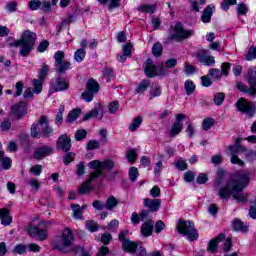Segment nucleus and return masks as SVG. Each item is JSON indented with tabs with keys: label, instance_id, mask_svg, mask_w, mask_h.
Instances as JSON below:
<instances>
[{
	"label": "nucleus",
	"instance_id": "bf43d9fd",
	"mask_svg": "<svg viewBox=\"0 0 256 256\" xmlns=\"http://www.w3.org/2000/svg\"><path fill=\"white\" fill-rule=\"evenodd\" d=\"M27 185H29L35 191H39V187H41V184L39 183V180H37L35 178L29 179L27 181Z\"/></svg>",
	"mask_w": 256,
	"mask_h": 256
},
{
	"label": "nucleus",
	"instance_id": "69168bd1",
	"mask_svg": "<svg viewBox=\"0 0 256 256\" xmlns=\"http://www.w3.org/2000/svg\"><path fill=\"white\" fill-rule=\"evenodd\" d=\"M113 167H115V162L112 160L107 159L102 162V168L106 169V171H111Z\"/></svg>",
	"mask_w": 256,
	"mask_h": 256
},
{
	"label": "nucleus",
	"instance_id": "c756f323",
	"mask_svg": "<svg viewBox=\"0 0 256 256\" xmlns=\"http://www.w3.org/2000/svg\"><path fill=\"white\" fill-rule=\"evenodd\" d=\"M246 80L250 87H256V66L248 69Z\"/></svg>",
	"mask_w": 256,
	"mask_h": 256
},
{
	"label": "nucleus",
	"instance_id": "6e6552de",
	"mask_svg": "<svg viewBox=\"0 0 256 256\" xmlns=\"http://www.w3.org/2000/svg\"><path fill=\"white\" fill-rule=\"evenodd\" d=\"M55 59V71L56 73H59V75H63L66 71H69L71 69V62L64 61L65 59V52L59 50L54 54Z\"/></svg>",
	"mask_w": 256,
	"mask_h": 256
},
{
	"label": "nucleus",
	"instance_id": "72a5a7b5",
	"mask_svg": "<svg viewBox=\"0 0 256 256\" xmlns=\"http://www.w3.org/2000/svg\"><path fill=\"white\" fill-rule=\"evenodd\" d=\"M71 209L74 219H83V210H81V206L79 204H72Z\"/></svg>",
	"mask_w": 256,
	"mask_h": 256
},
{
	"label": "nucleus",
	"instance_id": "4468645a",
	"mask_svg": "<svg viewBox=\"0 0 256 256\" xmlns=\"http://www.w3.org/2000/svg\"><path fill=\"white\" fill-rule=\"evenodd\" d=\"M11 113L16 119H23L27 115V104L20 101L11 107Z\"/></svg>",
	"mask_w": 256,
	"mask_h": 256
},
{
	"label": "nucleus",
	"instance_id": "f3484780",
	"mask_svg": "<svg viewBox=\"0 0 256 256\" xmlns=\"http://www.w3.org/2000/svg\"><path fill=\"white\" fill-rule=\"evenodd\" d=\"M144 73L150 79H153V77H156V75H159V67L157 70V66L153 64V60L151 58H148L144 63Z\"/></svg>",
	"mask_w": 256,
	"mask_h": 256
},
{
	"label": "nucleus",
	"instance_id": "4c0bfd02",
	"mask_svg": "<svg viewBox=\"0 0 256 256\" xmlns=\"http://www.w3.org/2000/svg\"><path fill=\"white\" fill-rule=\"evenodd\" d=\"M91 182H86L82 183V185L78 189V195H85V193H91Z\"/></svg>",
	"mask_w": 256,
	"mask_h": 256
},
{
	"label": "nucleus",
	"instance_id": "5701e85b",
	"mask_svg": "<svg viewBox=\"0 0 256 256\" xmlns=\"http://www.w3.org/2000/svg\"><path fill=\"white\" fill-rule=\"evenodd\" d=\"M101 107V104H97L93 110L85 114L83 121H89V119H97L98 121H101L103 119V113L99 111V108Z\"/></svg>",
	"mask_w": 256,
	"mask_h": 256
},
{
	"label": "nucleus",
	"instance_id": "2eb2a0df",
	"mask_svg": "<svg viewBox=\"0 0 256 256\" xmlns=\"http://www.w3.org/2000/svg\"><path fill=\"white\" fill-rule=\"evenodd\" d=\"M197 58L199 63L205 65L206 67H211V65H215V57L209 55V51L200 50L197 53Z\"/></svg>",
	"mask_w": 256,
	"mask_h": 256
},
{
	"label": "nucleus",
	"instance_id": "f257e3e1",
	"mask_svg": "<svg viewBox=\"0 0 256 256\" xmlns=\"http://www.w3.org/2000/svg\"><path fill=\"white\" fill-rule=\"evenodd\" d=\"M251 183V172L240 171L236 174V179L229 180L225 186L220 188L218 197L229 200L231 197L238 203L247 202V194L243 189Z\"/></svg>",
	"mask_w": 256,
	"mask_h": 256
},
{
	"label": "nucleus",
	"instance_id": "393cba45",
	"mask_svg": "<svg viewBox=\"0 0 256 256\" xmlns=\"http://www.w3.org/2000/svg\"><path fill=\"white\" fill-rule=\"evenodd\" d=\"M221 241H225V234L220 233L216 238L212 239L209 244L207 251L210 253H215L217 251L218 245L221 243Z\"/></svg>",
	"mask_w": 256,
	"mask_h": 256
},
{
	"label": "nucleus",
	"instance_id": "a18cd8bd",
	"mask_svg": "<svg viewBox=\"0 0 256 256\" xmlns=\"http://www.w3.org/2000/svg\"><path fill=\"white\" fill-rule=\"evenodd\" d=\"M43 81L44 80H40V79L32 80L33 87H34V93H36V95H39V93H41V91H43Z\"/></svg>",
	"mask_w": 256,
	"mask_h": 256
},
{
	"label": "nucleus",
	"instance_id": "f8f14e48",
	"mask_svg": "<svg viewBox=\"0 0 256 256\" xmlns=\"http://www.w3.org/2000/svg\"><path fill=\"white\" fill-rule=\"evenodd\" d=\"M55 153V149L51 146L43 145L35 149L34 151V159L41 161L45 159V157H49V155H53Z\"/></svg>",
	"mask_w": 256,
	"mask_h": 256
},
{
	"label": "nucleus",
	"instance_id": "3c124183",
	"mask_svg": "<svg viewBox=\"0 0 256 256\" xmlns=\"http://www.w3.org/2000/svg\"><path fill=\"white\" fill-rule=\"evenodd\" d=\"M217 176L218 179L214 182V187L219 188V185L223 183V177H225V170H223V168L218 169Z\"/></svg>",
	"mask_w": 256,
	"mask_h": 256
},
{
	"label": "nucleus",
	"instance_id": "a878e982",
	"mask_svg": "<svg viewBox=\"0 0 256 256\" xmlns=\"http://www.w3.org/2000/svg\"><path fill=\"white\" fill-rule=\"evenodd\" d=\"M177 66V59L172 58V59H168L165 63V65L161 64L159 66V75H167L168 73V69H173V67Z\"/></svg>",
	"mask_w": 256,
	"mask_h": 256
},
{
	"label": "nucleus",
	"instance_id": "a211bd4d",
	"mask_svg": "<svg viewBox=\"0 0 256 256\" xmlns=\"http://www.w3.org/2000/svg\"><path fill=\"white\" fill-rule=\"evenodd\" d=\"M57 149L63 151L64 153H68V151H71V138H69L67 134H63L58 138Z\"/></svg>",
	"mask_w": 256,
	"mask_h": 256
},
{
	"label": "nucleus",
	"instance_id": "0eeeda50",
	"mask_svg": "<svg viewBox=\"0 0 256 256\" xmlns=\"http://www.w3.org/2000/svg\"><path fill=\"white\" fill-rule=\"evenodd\" d=\"M240 141L241 139L237 138L235 143L228 147V153H231L232 155L230 161L233 165H239V167H243L245 165V162H243V160H241L239 156H237V153H245L247 151V148H245V146H241Z\"/></svg>",
	"mask_w": 256,
	"mask_h": 256
},
{
	"label": "nucleus",
	"instance_id": "c03bdc74",
	"mask_svg": "<svg viewBox=\"0 0 256 256\" xmlns=\"http://www.w3.org/2000/svg\"><path fill=\"white\" fill-rule=\"evenodd\" d=\"M213 125H215V119H213V118H206L202 121L203 131H209V129H211V127H213Z\"/></svg>",
	"mask_w": 256,
	"mask_h": 256
},
{
	"label": "nucleus",
	"instance_id": "49530a36",
	"mask_svg": "<svg viewBox=\"0 0 256 256\" xmlns=\"http://www.w3.org/2000/svg\"><path fill=\"white\" fill-rule=\"evenodd\" d=\"M49 73V66L47 64H43L42 68L38 71V77L40 81H45Z\"/></svg>",
	"mask_w": 256,
	"mask_h": 256
},
{
	"label": "nucleus",
	"instance_id": "1a4fd4ad",
	"mask_svg": "<svg viewBox=\"0 0 256 256\" xmlns=\"http://www.w3.org/2000/svg\"><path fill=\"white\" fill-rule=\"evenodd\" d=\"M97 93H99V83L95 79H90L87 81L86 90L81 94V97L86 103H91Z\"/></svg>",
	"mask_w": 256,
	"mask_h": 256
},
{
	"label": "nucleus",
	"instance_id": "8fccbe9b",
	"mask_svg": "<svg viewBox=\"0 0 256 256\" xmlns=\"http://www.w3.org/2000/svg\"><path fill=\"white\" fill-rule=\"evenodd\" d=\"M64 165H69L70 163H73L75 161V153L68 152L63 156L62 159Z\"/></svg>",
	"mask_w": 256,
	"mask_h": 256
},
{
	"label": "nucleus",
	"instance_id": "09e8293b",
	"mask_svg": "<svg viewBox=\"0 0 256 256\" xmlns=\"http://www.w3.org/2000/svg\"><path fill=\"white\" fill-rule=\"evenodd\" d=\"M86 229L91 231V233H95V231H99V224H97V222L94 220H89L86 222Z\"/></svg>",
	"mask_w": 256,
	"mask_h": 256
},
{
	"label": "nucleus",
	"instance_id": "f03ea898",
	"mask_svg": "<svg viewBox=\"0 0 256 256\" xmlns=\"http://www.w3.org/2000/svg\"><path fill=\"white\" fill-rule=\"evenodd\" d=\"M55 129L49 125V117L41 116L37 122H34L30 128V135L33 139H49L53 137Z\"/></svg>",
	"mask_w": 256,
	"mask_h": 256
},
{
	"label": "nucleus",
	"instance_id": "864d4df0",
	"mask_svg": "<svg viewBox=\"0 0 256 256\" xmlns=\"http://www.w3.org/2000/svg\"><path fill=\"white\" fill-rule=\"evenodd\" d=\"M65 111V107H60L58 113L56 114L55 123L56 125H63V112Z\"/></svg>",
	"mask_w": 256,
	"mask_h": 256
},
{
	"label": "nucleus",
	"instance_id": "c9c22d12",
	"mask_svg": "<svg viewBox=\"0 0 256 256\" xmlns=\"http://www.w3.org/2000/svg\"><path fill=\"white\" fill-rule=\"evenodd\" d=\"M142 13H155L157 11V4L142 5L138 8Z\"/></svg>",
	"mask_w": 256,
	"mask_h": 256
},
{
	"label": "nucleus",
	"instance_id": "58836bf2",
	"mask_svg": "<svg viewBox=\"0 0 256 256\" xmlns=\"http://www.w3.org/2000/svg\"><path fill=\"white\" fill-rule=\"evenodd\" d=\"M184 89L186 90V95H193V93H195V83L191 80H186Z\"/></svg>",
	"mask_w": 256,
	"mask_h": 256
},
{
	"label": "nucleus",
	"instance_id": "c85d7f7f",
	"mask_svg": "<svg viewBox=\"0 0 256 256\" xmlns=\"http://www.w3.org/2000/svg\"><path fill=\"white\" fill-rule=\"evenodd\" d=\"M12 161L11 158L5 157V153L0 151V171L4 169L5 171H9L11 169Z\"/></svg>",
	"mask_w": 256,
	"mask_h": 256
},
{
	"label": "nucleus",
	"instance_id": "9b49d317",
	"mask_svg": "<svg viewBox=\"0 0 256 256\" xmlns=\"http://www.w3.org/2000/svg\"><path fill=\"white\" fill-rule=\"evenodd\" d=\"M26 231L29 236L38 239V241H45L47 239V230L40 229L39 226L30 225L26 228Z\"/></svg>",
	"mask_w": 256,
	"mask_h": 256
},
{
	"label": "nucleus",
	"instance_id": "603ef678",
	"mask_svg": "<svg viewBox=\"0 0 256 256\" xmlns=\"http://www.w3.org/2000/svg\"><path fill=\"white\" fill-rule=\"evenodd\" d=\"M75 174L77 177H83L85 175V162H80L76 165Z\"/></svg>",
	"mask_w": 256,
	"mask_h": 256
},
{
	"label": "nucleus",
	"instance_id": "aec40b11",
	"mask_svg": "<svg viewBox=\"0 0 256 256\" xmlns=\"http://www.w3.org/2000/svg\"><path fill=\"white\" fill-rule=\"evenodd\" d=\"M52 89L56 93L59 91H67L69 89V82L65 78L58 76L55 80L52 81Z\"/></svg>",
	"mask_w": 256,
	"mask_h": 256
},
{
	"label": "nucleus",
	"instance_id": "6ab92c4d",
	"mask_svg": "<svg viewBox=\"0 0 256 256\" xmlns=\"http://www.w3.org/2000/svg\"><path fill=\"white\" fill-rule=\"evenodd\" d=\"M143 205L146 209H148L146 211H149V213H156V211L161 208V200L145 198L143 200Z\"/></svg>",
	"mask_w": 256,
	"mask_h": 256
},
{
	"label": "nucleus",
	"instance_id": "de8ad7c7",
	"mask_svg": "<svg viewBox=\"0 0 256 256\" xmlns=\"http://www.w3.org/2000/svg\"><path fill=\"white\" fill-rule=\"evenodd\" d=\"M214 104L217 106L223 105V102L225 101V93L219 92L214 95Z\"/></svg>",
	"mask_w": 256,
	"mask_h": 256
},
{
	"label": "nucleus",
	"instance_id": "5fc2aeb1",
	"mask_svg": "<svg viewBox=\"0 0 256 256\" xmlns=\"http://www.w3.org/2000/svg\"><path fill=\"white\" fill-rule=\"evenodd\" d=\"M92 207L95 211H103V209H106L105 203L101 200H94L92 202Z\"/></svg>",
	"mask_w": 256,
	"mask_h": 256
},
{
	"label": "nucleus",
	"instance_id": "7ed1b4c3",
	"mask_svg": "<svg viewBox=\"0 0 256 256\" xmlns=\"http://www.w3.org/2000/svg\"><path fill=\"white\" fill-rule=\"evenodd\" d=\"M35 41H37V34L31 32V30H26L21 35L19 40H16L12 45L14 47H20L21 57H29L33 47H35Z\"/></svg>",
	"mask_w": 256,
	"mask_h": 256
},
{
	"label": "nucleus",
	"instance_id": "37998d69",
	"mask_svg": "<svg viewBox=\"0 0 256 256\" xmlns=\"http://www.w3.org/2000/svg\"><path fill=\"white\" fill-rule=\"evenodd\" d=\"M98 2L102 5L109 2V9H117V7H120L121 5V0H98Z\"/></svg>",
	"mask_w": 256,
	"mask_h": 256
},
{
	"label": "nucleus",
	"instance_id": "f704fd0d",
	"mask_svg": "<svg viewBox=\"0 0 256 256\" xmlns=\"http://www.w3.org/2000/svg\"><path fill=\"white\" fill-rule=\"evenodd\" d=\"M141 123H143V117L137 116L129 125L128 127L129 131H132V132L137 131L139 127H141Z\"/></svg>",
	"mask_w": 256,
	"mask_h": 256
},
{
	"label": "nucleus",
	"instance_id": "7c9ffc66",
	"mask_svg": "<svg viewBox=\"0 0 256 256\" xmlns=\"http://www.w3.org/2000/svg\"><path fill=\"white\" fill-rule=\"evenodd\" d=\"M117 205H119V201L115 196H110L106 199L105 207L107 211H113Z\"/></svg>",
	"mask_w": 256,
	"mask_h": 256
},
{
	"label": "nucleus",
	"instance_id": "6e6d98bb",
	"mask_svg": "<svg viewBox=\"0 0 256 256\" xmlns=\"http://www.w3.org/2000/svg\"><path fill=\"white\" fill-rule=\"evenodd\" d=\"M246 61H253V59H256V46L250 47L248 50V53L245 55Z\"/></svg>",
	"mask_w": 256,
	"mask_h": 256
},
{
	"label": "nucleus",
	"instance_id": "bb28decb",
	"mask_svg": "<svg viewBox=\"0 0 256 256\" xmlns=\"http://www.w3.org/2000/svg\"><path fill=\"white\" fill-rule=\"evenodd\" d=\"M231 227L234 231L240 233H247V231H249V226L245 225V223H243L239 218L232 221Z\"/></svg>",
	"mask_w": 256,
	"mask_h": 256
},
{
	"label": "nucleus",
	"instance_id": "4d7b16f0",
	"mask_svg": "<svg viewBox=\"0 0 256 256\" xmlns=\"http://www.w3.org/2000/svg\"><path fill=\"white\" fill-rule=\"evenodd\" d=\"M89 169H95V171H101L102 162L99 160H93L88 163Z\"/></svg>",
	"mask_w": 256,
	"mask_h": 256
},
{
	"label": "nucleus",
	"instance_id": "20e7f679",
	"mask_svg": "<svg viewBox=\"0 0 256 256\" xmlns=\"http://www.w3.org/2000/svg\"><path fill=\"white\" fill-rule=\"evenodd\" d=\"M73 241H75L73 230L71 228H65L61 239L56 242L55 247L62 253H69L72 250L71 247H73Z\"/></svg>",
	"mask_w": 256,
	"mask_h": 256
},
{
	"label": "nucleus",
	"instance_id": "680f3d73",
	"mask_svg": "<svg viewBox=\"0 0 256 256\" xmlns=\"http://www.w3.org/2000/svg\"><path fill=\"white\" fill-rule=\"evenodd\" d=\"M184 73L186 75H193V73H197V67H195L189 63H185Z\"/></svg>",
	"mask_w": 256,
	"mask_h": 256
},
{
	"label": "nucleus",
	"instance_id": "cd10ccee",
	"mask_svg": "<svg viewBox=\"0 0 256 256\" xmlns=\"http://www.w3.org/2000/svg\"><path fill=\"white\" fill-rule=\"evenodd\" d=\"M213 9H215V5H208L202 12L201 21L202 23H211V17H213Z\"/></svg>",
	"mask_w": 256,
	"mask_h": 256
},
{
	"label": "nucleus",
	"instance_id": "473e14b6",
	"mask_svg": "<svg viewBox=\"0 0 256 256\" xmlns=\"http://www.w3.org/2000/svg\"><path fill=\"white\" fill-rule=\"evenodd\" d=\"M79 115H81V109H73L66 118V123H73L79 119Z\"/></svg>",
	"mask_w": 256,
	"mask_h": 256
},
{
	"label": "nucleus",
	"instance_id": "39448f33",
	"mask_svg": "<svg viewBox=\"0 0 256 256\" xmlns=\"http://www.w3.org/2000/svg\"><path fill=\"white\" fill-rule=\"evenodd\" d=\"M193 35H195V31L185 30L183 23L177 22L175 26H171L168 39L170 41H182V39H189V37H193Z\"/></svg>",
	"mask_w": 256,
	"mask_h": 256
},
{
	"label": "nucleus",
	"instance_id": "e433bc0d",
	"mask_svg": "<svg viewBox=\"0 0 256 256\" xmlns=\"http://www.w3.org/2000/svg\"><path fill=\"white\" fill-rule=\"evenodd\" d=\"M103 77L106 78V81L109 83L111 79L115 78V72H113V68H109L108 66H105L102 70Z\"/></svg>",
	"mask_w": 256,
	"mask_h": 256
},
{
	"label": "nucleus",
	"instance_id": "a19ab883",
	"mask_svg": "<svg viewBox=\"0 0 256 256\" xmlns=\"http://www.w3.org/2000/svg\"><path fill=\"white\" fill-rule=\"evenodd\" d=\"M152 53L154 57H161L163 53V45L160 42H157L152 47Z\"/></svg>",
	"mask_w": 256,
	"mask_h": 256
},
{
	"label": "nucleus",
	"instance_id": "b1692460",
	"mask_svg": "<svg viewBox=\"0 0 256 256\" xmlns=\"http://www.w3.org/2000/svg\"><path fill=\"white\" fill-rule=\"evenodd\" d=\"M0 219L4 227H9L13 223V217L7 208L0 209Z\"/></svg>",
	"mask_w": 256,
	"mask_h": 256
},
{
	"label": "nucleus",
	"instance_id": "79ce46f5",
	"mask_svg": "<svg viewBox=\"0 0 256 256\" xmlns=\"http://www.w3.org/2000/svg\"><path fill=\"white\" fill-rule=\"evenodd\" d=\"M128 175L130 181H132V183H135V181H137V177H139V169H137V167L135 166L130 167Z\"/></svg>",
	"mask_w": 256,
	"mask_h": 256
},
{
	"label": "nucleus",
	"instance_id": "13d9d810",
	"mask_svg": "<svg viewBox=\"0 0 256 256\" xmlns=\"http://www.w3.org/2000/svg\"><path fill=\"white\" fill-rule=\"evenodd\" d=\"M74 137L76 141H83V139H87V131L85 129L78 130Z\"/></svg>",
	"mask_w": 256,
	"mask_h": 256
},
{
	"label": "nucleus",
	"instance_id": "ddd939ff",
	"mask_svg": "<svg viewBox=\"0 0 256 256\" xmlns=\"http://www.w3.org/2000/svg\"><path fill=\"white\" fill-rule=\"evenodd\" d=\"M118 237L119 240L122 241L124 251H127V253H135V249H137V242L125 239V237H127V231L120 232Z\"/></svg>",
	"mask_w": 256,
	"mask_h": 256
},
{
	"label": "nucleus",
	"instance_id": "e2e57ef3",
	"mask_svg": "<svg viewBox=\"0 0 256 256\" xmlns=\"http://www.w3.org/2000/svg\"><path fill=\"white\" fill-rule=\"evenodd\" d=\"M249 11V9L247 8V4L245 3H239L237 5V12L238 15H247V12Z\"/></svg>",
	"mask_w": 256,
	"mask_h": 256
},
{
	"label": "nucleus",
	"instance_id": "dca6fc26",
	"mask_svg": "<svg viewBox=\"0 0 256 256\" xmlns=\"http://www.w3.org/2000/svg\"><path fill=\"white\" fill-rule=\"evenodd\" d=\"M185 114H177L176 121L173 123L170 130V137H176L181 131H183V119H185Z\"/></svg>",
	"mask_w": 256,
	"mask_h": 256
},
{
	"label": "nucleus",
	"instance_id": "0e129e2a",
	"mask_svg": "<svg viewBox=\"0 0 256 256\" xmlns=\"http://www.w3.org/2000/svg\"><path fill=\"white\" fill-rule=\"evenodd\" d=\"M231 5H237V0H224L221 4V9L227 11Z\"/></svg>",
	"mask_w": 256,
	"mask_h": 256
},
{
	"label": "nucleus",
	"instance_id": "423d86ee",
	"mask_svg": "<svg viewBox=\"0 0 256 256\" xmlns=\"http://www.w3.org/2000/svg\"><path fill=\"white\" fill-rule=\"evenodd\" d=\"M177 229L180 235H186L188 241H197V239H199V234L195 229V223L191 221L180 220Z\"/></svg>",
	"mask_w": 256,
	"mask_h": 256
},
{
	"label": "nucleus",
	"instance_id": "412c9836",
	"mask_svg": "<svg viewBox=\"0 0 256 256\" xmlns=\"http://www.w3.org/2000/svg\"><path fill=\"white\" fill-rule=\"evenodd\" d=\"M153 227H155V223L152 219L147 218L140 228L143 237H151L153 235Z\"/></svg>",
	"mask_w": 256,
	"mask_h": 256
},
{
	"label": "nucleus",
	"instance_id": "2f4dec72",
	"mask_svg": "<svg viewBox=\"0 0 256 256\" xmlns=\"http://www.w3.org/2000/svg\"><path fill=\"white\" fill-rule=\"evenodd\" d=\"M148 88H149V80L147 79L141 80V82L138 84V86L135 89V94L141 95V93H145V91H147Z\"/></svg>",
	"mask_w": 256,
	"mask_h": 256
},
{
	"label": "nucleus",
	"instance_id": "4be33fe9",
	"mask_svg": "<svg viewBox=\"0 0 256 256\" xmlns=\"http://www.w3.org/2000/svg\"><path fill=\"white\" fill-rule=\"evenodd\" d=\"M149 219V211L142 210L139 214L136 212L131 214L130 221L133 225H139L141 221H147Z\"/></svg>",
	"mask_w": 256,
	"mask_h": 256
},
{
	"label": "nucleus",
	"instance_id": "338daca9",
	"mask_svg": "<svg viewBox=\"0 0 256 256\" xmlns=\"http://www.w3.org/2000/svg\"><path fill=\"white\" fill-rule=\"evenodd\" d=\"M99 146H100V144L97 140H90L87 143L86 148L88 149V151H93L94 149H99Z\"/></svg>",
	"mask_w": 256,
	"mask_h": 256
},
{
	"label": "nucleus",
	"instance_id": "9d476101",
	"mask_svg": "<svg viewBox=\"0 0 256 256\" xmlns=\"http://www.w3.org/2000/svg\"><path fill=\"white\" fill-rule=\"evenodd\" d=\"M236 107L238 111H240L241 113H246V115H248L249 117H253L255 115V106L247 102L245 98H240L236 103Z\"/></svg>",
	"mask_w": 256,
	"mask_h": 256
},
{
	"label": "nucleus",
	"instance_id": "052dcab7",
	"mask_svg": "<svg viewBox=\"0 0 256 256\" xmlns=\"http://www.w3.org/2000/svg\"><path fill=\"white\" fill-rule=\"evenodd\" d=\"M126 158L128 159V163H135L137 160V153L135 150H129L126 152Z\"/></svg>",
	"mask_w": 256,
	"mask_h": 256
},
{
	"label": "nucleus",
	"instance_id": "ea45409f",
	"mask_svg": "<svg viewBox=\"0 0 256 256\" xmlns=\"http://www.w3.org/2000/svg\"><path fill=\"white\" fill-rule=\"evenodd\" d=\"M85 55H87V52H85V49L80 48L75 51L74 53V59L77 61V63H81L83 59H85Z\"/></svg>",
	"mask_w": 256,
	"mask_h": 256
},
{
	"label": "nucleus",
	"instance_id": "774afa93",
	"mask_svg": "<svg viewBox=\"0 0 256 256\" xmlns=\"http://www.w3.org/2000/svg\"><path fill=\"white\" fill-rule=\"evenodd\" d=\"M109 255V247L101 246L96 256H108Z\"/></svg>",
	"mask_w": 256,
	"mask_h": 256
}]
</instances>
